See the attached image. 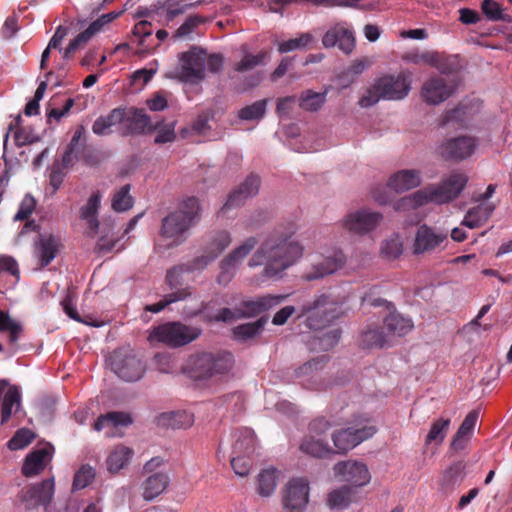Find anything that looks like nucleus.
<instances>
[{
    "label": "nucleus",
    "instance_id": "1",
    "mask_svg": "<svg viewBox=\"0 0 512 512\" xmlns=\"http://www.w3.org/2000/svg\"><path fill=\"white\" fill-rule=\"evenodd\" d=\"M297 230L294 223L287 227L279 225L249 259L248 266L265 265L263 276L268 279L281 278L284 271L294 265L304 253L303 245L293 236Z\"/></svg>",
    "mask_w": 512,
    "mask_h": 512
},
{
    "label": "nucleus",
    "instance_id": "2",
    "mask_svg": "<svg viewBox=\"0 0 512 512\" xmlns=\"http://www.w3.org/2000/svg\"><path fill=\"white\" fill-rule=\"evenodd\" d=\"M199 201L195 197L184 200L178 210L169 213L163 220L157 249H168L180 245L186 233L199 219Z\"/></svg>",
    "mask_w": 512,
    "mask_h": 512
},
{
    "label": "nucleus",
    "instance_id": "3",
    "mask_svg": "<svg viewBox=\"0 0 512 512\" xmlns=\"http://www.w3.org/2000/svg\"><path fill=\"white\" fill-rule=\"evenodd\" d=\"M348 298L349 292L341 294L330 291L321 294L313 301L304 304L299 316L306 317V323L310 329L319 330L343 314L341 308Z\"/></svg>",
    "mask_w": 512,
    "mask_h": 512
},
{
    "label": "nucleus",
    "instance_id": "4",
    "mask_svg": "<svg viewBox=\"0 0 512 512\" xmlns=\"http://www.w3.org/2000/svg\"><path fill=\"white\" fill-rule=\"evenodd\" d=\"M233 364V356L229 352H203L191 355L182 370L193 379H208L228 373Z\"/></svg>",
    "mask_w": 512,
    "mask_h": 512
},
{
    "label": "nucleus",
    "instance_id": "5",
    "mask_svg": "<svg viewBox=\"0 0 512 512\" xmlns=\"http://www.w3.org/2000/svg\"><path fill=\"white\" fill-rule=\"evenodd\" d=\"M201 330L188 326L181 322H167L153 327L148 336L152 344H163L171 348H177L189 344L199 337Z\"/></svg>",
    "mask_w": 512,
    "mask_h": 512
},
{
    "label": "nucleus",
    "instance_id": "6",
    "mask_svg": "<svg viewBox=\"0 0 512 512\" xmlns=\"http://www.w3.org/2000/svg\"><path fill=\"white\" fill-rule=\"evenodd\" d=\"M167 77L185 83H199L205 78V51L193 47L179 55L176 67L167 72Z\"/></svg>",
    "mask_w": 512,
    "mask_h": 512
},
{
    "label": "nucleus",
    "instance_id": "7",
    "mask_svg": "<svg viewBox=\"0 0 512 512\" xmlns=\"http://www.w3.org/2000/svg\"><path fill=\"white\" fill-rule=\"evenodd\" d=\"M468 175L460 170H453L444 176L438 184L424 187L429 203L447 204L460 196L468 183Z\"/></svg>",
    "mask_w": 512,
    "mask_h": 512
},
{
    "label": "nucleus",
    "instance_id": "8",
    "mask_svg": "<svg viewBox=\"0 0 512 512\" xmlns=\"http://www.w3.org/2000/svg\"><path fill=\"white\" fill-rule=\"evenodd\" d=\"M375 432L376 428L368 419L358 418L346 428L334 432L332 440L337 452L346 453L372 437Z\"/></svg>",
    "mask_w": 512,
    "mask_h": 512
},
{
    "label": "nucleus",
    "instance_id": "9",
    "mask_svg": "<svg viewBox=\"0 0 512 512\" xmlns=\"http://www.w3.org/2000/svg\"><path fill=\"white\" fill-rule=\"evenodd\" d=\"M448 243V234L427 224L420 225L414 234L412 253L416 256L431 255L444 250Z\"/></svg>",
    "mask_w": 512,
    "mask_h": 512
},
{
    "label": "nucleus",
    "instance_id": "10",
    "mask_svg": "<svg viewBox=\"0 0 512 512\" xmlns=\"http://www.w3.org/2000/svg\"><path fill=\"white\" fill-rule=\"evenodd\" d=\"M346 257L340 249L326 250L314 255L311 265L305 270L302 278L306 281L320 280L341 269Z\"/></svg>",
    "mask_w": 512,
    "mask_h": 512
},
{
    "label": "nucleus",
    "instance_id": "11",
    "mask_svg": "<svg viewBox=\"0 0 512 512\" xmlns=\"http://www.w3.org/2000/svg\"><path fill=\"white\" fill-rule=\"evenodd\" d=\"M330 423L324 418L311 422L309 434L302 440L300 450L312 457L322 458L332 452L324 434L330 429Z\"/></svg>",
    "mask_w": 512,
    "mask_h": 512
},
{
    "label": "nucleus",
    "instance_id": "12",
    "mask_svg": "<svg viewBox=\"0 0 512 512\" xmlns=\"http://www.w3.org/2000/svg\"><path fill=\"white\" fill-rule=\"evenodd\" d=\"M333 472L338 481L352 489L365 487L372 479L368 466L359 460L339 461L333 466Z\"/></svg>",
    "mask_w": 512,
    "mask_h": 512
},
{
    "label": "nucleus",
    "instance_id": "13",
    "mask_svg": "<svg viewBox=\"0 0 512 512\" xmlns=\"http://www.w3.org/2000/svg\"><path fill=\"white\" fill-rule=\"evenodd\" d=\"M382 221L383 215L380 212L360 208L348 212L341 220V225L353 234L365 235L374 231Z\"/></svg>",
    "mask_w": 512,
    "mask_h": 512
},
{
    "label": "nucleus",
    "instance_id": "14",
    "mask_svg": "<svg viewBox=\"0 0 512 512\" xmlns=\"http://www.w3.org/2000/svg\"><path fill=\"white\" fill-rule=\"evenodd\" d=\"M310 486L305 477L288 481L282 491V505L285 512H304L309 502Z\"/></svg>",
    "mask_w": 512,
    "mask_h": 512
},
{
    "label": "nucleus",
    "instance_id": "15",
    "mask_svg": "<svg viewBox=\"0 0 512 512\" xmlns=\"http://www.w3.org/2000/svg\"><path fill=\"white\" fill-rule=\"evenodd\" d=\"M257 243L258 241L255 237H249L222 259L220 262V273L217 277L218 283L226 285L232 280L238 267L256 247Z\"/></svg>",
    "mask_w": 512,
    "mask_h": 512
},
{
    "label": "nucleus",
    "instance_id": "16",
    "mask_svg": "<svg viewBox=\"0 0 512 512\" xmlns=\"http://www.w3.org/2000/svg\"><path fill=\"white\" fill-rule=\"evenodd\" d=\"M458 86L454 78L432 76L424 81L420 95L422 100L429 105H438L450 98Z\"/></svg>",
    "mask_w": 512,
    "mask_h": 512
},
{
    "label": "nucleus",
    "instance_id": "17",
    "mask_svg": "<svg viewBox=\"0 0 512 512\" xmlns=\"http://www.w3.org/2000/svg\"><path fill=\"white\" fill-rule=\"evenodd\" d=\"M110 366L114 373L125 381H137L144 374V365L132 352L115 351L110 357Z\"/></svg>",
    "mask_w": 512,
    "mask_h": 512
},
{
    "label": "nucleus",
    "instance_id": "18",
    "mask_svg": "<svg viewBox=\"0 0 512 512\" xmlns=\"http://www.w3.org/2000/svg\"><path fill=\"white\" fill-rule=\"evenodd\" d=\"M402 59L407 63L415 65L428 64L444 74L451 73L457 69L456 56H447L436 51H410L405 53Z\"/></svg>",
    "mask_w": 512,
    "mask_h": 512
},
{
    "label": "nucleus",
    "instance_id": "19",
    "mask_svg": "<svg viewBox=\"0 0 512 512\" xmlns=\"http://www.w3.org/2000/svg\"><path fill=\"white\" fill-rule=\"evenodd\" d=\"M412 73L402 71L397 76L387 75L377 80V87L382 88V97L387 100H401L411 90Z\"/></svg>",
    "mask_w": 512,
    "mask_h": 512
},
{
    "label": "nucleus",
    "instance_id": "20",
    "mask_svg": "<svg viewBox=\"0 0 512 512\" xmlns=\"http://www.w3.org/2000/svg\"><path fill=\"white\" fill-rule=\"evenodd\" d=\"M231 235L228 231L215 232L207 242L204 254L191 261L189 270H202L216 259L231 243Z\"/></svg>",
    "mask_w": 512,
    "mask_h": 512
},
{
    "label": "nucleus",
    "instance_id": "21",
    "mask_svg": "<svg viewBox=\"0 0 512 512\" xmlns=\"http://www.w3.org/2000/svg\"><path fill=\"white\" fill-rule=\"evenodd\" d=\"M54 491L55 482L52 477L23 490L20 495V501L26 510L34 509L38 506H47L53 498Z\"/></svg>",
    "mask_w": 512,
    "mask_h": 512
},
{
    "label": "nucleus",
    "instance_id": "22",
    "mask_svg": "<svg viewBox=\"0 0 512 512\" xmlns=\"http://www.w3.org/2000/svg\"><path fill=\"white\" fill-rule=\"evenodd\" d=\"M476 145L473 137L452 138L440 145L439 154L448 160H464L474 153Z\"/></svg>",
    "mask_w": 512,
    "mask_h": 512
},
{
    "label": "nucleus",
    "instance_id": "23",
    "mask_svg": "<svg viewBox=\"0 0 512 512\" xmlns=\"http://www.w3.org/2000/svg\"><path fill=\"white\" fill-rule=\"evenodd\" d=\"M322 44L326 48L337 46L341 51L349 54L355 47L353 31L345 23L336 24L324 34Z\"/></svg>",
    "mask_w": 512,
    "mask_h": 512
},
{
    "label": "nucleus",
    "instance_id": "24",
    "mask_svg": "<svg viewBox=\"0 0 512 512\" xmlns=\"http://www.w3.org/2000/svg\"><path fill=\"white\" fill-rule=\"evenodd\" d=\"M62 248L61 238L52 234L40 235L34 245V257L39 262V269L49 265Z\"/></svg>",
    "mask_w": 512,
    "mask_h": 512
},
{
    "label": "nucleus",
    "instance_id": "25",
    "mask_svg": "<svg viewBox=\"0 0 512 512\" xmlns=\"http://www.w3.org/2000/svg\"><path fill=\"white\" fill-rule=\"evenodd\" d=\"M121 130L124 135L150 133L151 120L142 109L122 108Z\"/></svg>",
    "mask_w": 512,
    "mask_h": 512
},
{
    "label": "nucleus",
    "instance_id": "26",
    "mask_svg": "<svg viewBox=\"0 0 512 512\" xmlns=\"http://www.w3.org/2000/svg\"><path fill=\"white\" fill-rule=\"evenodd\" d=\"M285 298V295H265L253 300H246L236 307V314L240 318L253 317L275 307Z\"/></svg>",
    "mask_w": 512,
    "mask_h": 512
},
{
    "label": "nucleus",
    "instance_id": "27",
    "mask_svg": "<svg viewBox=\"0 0 512 512\" xmlns=\"http://www.w3.org/2000/svg\"><path fill=\"white\" fill-rule=\"evenodd\" d=\"M259 184L260 180L257 176L251 175L247 177L245 181L228 196L220 213L224 215L230 209L242 206L248 198L258 193Z\"/></svg>",
    "mask_w": 512,
    "mask_h": 512
},
{
    "label": "nucleus",
    "instance_id": "28",
    "mask_svg": "<svg viewBox=\"0 0 512 512\" xmlns=\"http://www.w3.org/2000/svg\"><path fill=\"white\" fill-rule=\"evenodd\" d=\"M102 195L99 191L93 192L79 209V218L86 225V233L95 236L99 229L98 211Z\"/></svg>",
    "mask_w": 512,
    "mask_h": 512
},
{
    "label": "nucleus",
    "instance_id": "29",
    "mask_svg": "<svg viewBox=\"0 0 512 512\" xmlns=\"http://www.w3.org/2000/svg\"><path fill=\"white\" fill-rule=\"evenodd\" d=\"M422 183V174L417 169H402L393 173L387 186L395 192H406L418 187Z\"/></svg>",
    "mask_w": 512,
    "mask_h": 512
},
{
    "label": "nucleus",
    "instance_id": "30",
    "mask_svg": "<svg viewBox=\"0 0 512 512\" xmlns=\"http://www.w3.org/2000/svg\"><path fill=\"white\" fill-rule=\"evenodd\" d=\"M51 458L52 453L50 447H43L31 452L25 459L22 473L26 477L38 475L45 469L47 464L51 461Z\"/></svg>",
    "mask_w": 512,
    "mask_h": 512
},
{
    "label": "nucleus",
    "instance_id": "31",
    "mask_svg": "<svg viewBox=\"0 0 512 512\" xmlns=\"http://www.w3.org/2000/svg\"><path fill=\"white\" fill-rule=\"evenodd\" d=\"M326 362V356L317 357L311 361L306 362L295 370L296 379H298L300 384L306 388L318 389V384L315 381L317 372L325 366Z\"/></svg>",
    "mask_w": 512,
    "mask_h": 512
},
{
    "label": "nucleus",
    "instance_id": "32",
    "mask_svg": "<svg viewBox=\"0 0 512 512\" xmlns=\"http://www.w3.org/2000/svg\"><path fill=\"white\" fill-rule=\"evenodd\" d=\"M134 451L123 444L111 448L106 458V467L111 474H116L125 469L131 462Z\"/></svg>",
    "mask_w": 512,
    "mask_h": 512
},
{
    "label": "nucleus",
    "instance_id": "33",
    "mask_svg": "<svg viewBox=\"0 0 512 512\" xmlns=\"http://www.w3.org/2000/svg\"><path fill=\"white\" fill-rule=\"evenodd\" d=\"M495 205L491 202H482L469 209L464 216L462 225L468 228H477L483 225L492 215Z\"/></svg>",
    "mask_w": 512,
    "mask_h": 512
},
{
    "label": "nucleus",
    "instance_id": "34",
    "mask_svg": "<svg viewBox=\"0 0 512 512\" xmlns=\"http://www.w3.org/2000/svg\"><path fill=\"white\" fill-rule=\"evenodd\" d=\"M232 455H252L255 450V436L251 429L242 428L233 433Z\"/></svg>",
    "mask_w": 512,
    "mask_h": 512
},
{
    "label": "nucleus",
    "instance_id": "35",
    "mask_svg": "<svg viewBox=\"0 0 512 512\" xmlns=\"http://www.w3.org/2000/svg\"><path fill=\"white\" fill-rule=\"evenodd\" d=\"M477 419L478 413L475 411L470 412L465 417L451 443V448L454 451H460L466 447L475 428Z\"/></svg>",
    "mask_w": 512,
    "mask_h": 512
},
{
    "label": "nucleus",
    "instance_id": "36",
    "mask_svg": "<svg viewBox=\"0 0 512 512\" xmlns=\"http://www.w3.org/2000/svg\"><path fill=\"white\" fill-rule=\"evenodd\" d=\"M132 423L130 416L123 412H109L105 415H101L94 424L96 431H102L107 429L106 435L112 436L113 433L110 431L112 428L118 426H127Z\"/></svg>",
    "mask_w": 512,
    "mask_h": 512
},
{
    "label": "nucleus",
    "instance_id": "37",
    "mask_svg": "<svg viewBox=\"0 0 512 512\" xmlns=\"http://www.w3.org/2000/svg\"><path fill=\"white\" fill-rule=\"evenodd\" d=\"M123 117V109L115 108L109 114L98 117L92 125V131L99 136L108 135L114 126H121Z\"/></svg>",
    "mask_w": 512,
    "mask_h": 512
},
{
    "label": "nucleus",
    "instance_id": "38",
    "mask_svg": "<svg viewBox=\"0 0 512 512\" xmlns=\"http://www.w3.org/2000/svg\"><path fill=\"white\" fill-rule=\"evenodd\" d=\"M354 490L349 486H341L331 490L326 497V505L331 510H342L352 503Z\"/></svg>",
    "mask_w": 512,
    "mask_h": 512
},
{
    "label": "nucleus",
    "instance_id": "39",
    "mask_svg": "<svg viewBox=\"0 0 512 512\" xmlns=\"http://www.w3.org/2000/svg\"><path fill=\"white\" fill-rule=\"evenodd\" d=\"M158 423L173 429H185L193 425L194 417L187 411L167 412L158 417Z\"/></svg>",
    "mask_w": 512,
    "mask_h": 512
},
{
    "label": "nucleus",
    "instance_id": "40",
    "mask_svg": "<svg viewBox=\"0 0 512 512\" xmlns=\"http://www.w3.org/2000/svg\"><path fill=\"white\" fill-rule=\"evenodd\" d=\"M384 325L389 333L395 336H404L412 331L414 324L411 318L397 312L390 313L384 320Z\"/></svg>",
    "mask_w": 512,
    "mask_h": 512
},
{
    "label": "nucleus",
    "instance_id": "41",
    "mask_svg": "<svg viewBox=\"0 0 512 512\" xmlns=\"http://www.w3.org/2000/svg\"><path fill=\"white\" fill-rule=\"evenodd\" d=\"M466 475V463L456 462L448 467L440 478V486L443 490L451 489L459 484Z\"/></svg>",
    "mask_w": 512,
    "mask_h": 512
},
{
    "label": "nucleus",
    "instance_id": "42",
    "mask_svg": "<svg viewBox=\"0 0 512 512\" xmlns=\"http://www.w3.org/2000/svg\"><path fill=\"white\" fill-rule=\"evenodd\" d=\"M104 27V24L98 18L93 21L89 27L78 36H76L72 41H70L69 45L64 49V58H68L74 53L80 46L87 43L96 33L101 31Z\"/></svg>",
    "mask_w": 512,
    "mask_h": 512
},
{
    "label": "nucleus",
    "instance_id": "43",
    "mask_svg": "<svg viewBox=\"0 0 512 512\" xmlns=\"http://www.w3.org/2000/svg\"><path fill=\"white\" fill-rule=\"evenodd\" d=\"M429 204L425 189L422 188L410 195L400 198L394 204L396 211L404 212L416 209L420 206Z\"/></svg>",
    "mask_w": 512,
    "mask_h": 512
},
{
    "label": "nucleus",
    "instance_id": "44",
    "mask_svg": "<svg viewBox=\"0 0 512 512\" xmlns=\"http://www.w3.org/2000/svg\"><path fill=\"white\" fill-rule=\"evenodd\" d=\"M168 484V477L165 474L157 473L150 476L144 483L143 496L147 500H152L160 495Z\"/></svg>",
    "mask_w": 512,
    "mask_h": 512
},
{
    "label": "nucleus",
    "instance_id": "45",
    "mask_svg": "<svg viewBox=\"0 0 512 512\" xmlns=\"http://www.w3.org/2000/svg\"><path fill=\"white\" fill-rule=\"evenodd\" d=\"M21 395L17 388L13 387L6 391L3 398L1 410V423H6L10 416L17 412L20 407Z\"/></svg>",
    "mask_w": 512,
    "mask_h": 512
},
{
    "label": "nucleus",
    "instance_id": "46",
    "mask_svg": "<svg viewBox=\"0 0 512 512\" xmlns=\"http://www.w3.org/2000/svg\"><path fill=\"white\" fill-rule=\"evenodd\" d=\"M279 472L274 468H267L258 475V492L262 496H270L276 489Z\"/></svg>",
    "mask_w": 512,
    "mask_h": 512
},
{
    "label": "nucleus",
    "instance_id": "47",
    "mask_svg": "<svg viewBox=\"0 0 512 512\" xmlns=\"http://www.w3.org/2000/svg\"><path fill=\"white\" fill-rule=\"evenodd\" d=\"M0 332H7L11 343H16L22 333L21 323L8 312L0 310Z\"/></svg>",
    "mask_w": 512,
    "mask_h": 512
},
{
    "label": "nucleus",
    "instance_id": "48",
    "mask_svg": "<svg viewBox=\"0 0 512 512\" xmlns=\"http://www.w3.org/2000/svg\"><path fill=\"white\" fill-rule=\"evenodd\" d=\"M340 339L339 329H331L325 333L317 334L310 342V347L313 350H329L333 348Z\"/></svg>",
    "mask_w": 512,
    "mask_h": 512
},
{
    "label": "nucleus",
    "instance_id": "49",
    "mask_svg": "<svg viewBox=\"0 0 512 512\" xmlns=\"http://www.w3.org/2000/svg\"><path fill=\"white\" fill-rule=\"evenodd\" d=\"M450 426V419H444L440 418L436 421H434L430 427V430L425 438V444H435L439 445L441 444L447 434V431Z\"/></svg>",
    "mask_w": 512,
    "mask_h": 512
},
{
    "label": "nucleus",
    "instance_id": "50",
    "mask_svg": "<svg viewBox=\"0 0 512 512\" xmlns=\"http://www.w3.org/2000/svg\"><path fill=\"white\" fill-rule=\"evenodd\" d=\"M152 131H156V137L154 139L156 144L170 143L173 142L176 138L175 122H158L155 125L151 123L150 132Z\"/></svg>",
    "mask_w": 512,
    "mask_h": 512
},
{
    "label": "nucleus",
    "instance_id": "51",
    "mask_svg": "<svg viewBox=\"0 0 512 512\" xmlns=\"http://www.w3.org/2000/svg\"><path fill=\"white\" fill-rule=\"evenodd\" d=\"M266 322H267L266 319L261 318L252 323H246V324L239 325V326L235 327L233 330L234 336L238 340H247V339L253 338L262 331Z\"/></svg>",
    "mask_w": 512,
    "mask_h": 512
},
{
    "label": "nucleus",
    "instance_id": "52",
    "mask_svg": "<svg viewBox=\"0 0 512 512\" xmlns=\"http://www.w3.org/2000/svg\"><path fill=\"white\" fill-rule=\"evenodd\" d=\"M190 295H191V292L189 291V288L177 290L175 292H172V293L166 295L158 303L147 305L145 307V310L152 312V313H158V312L162 311L169 304L180 301V300H184Z\"/></svg>",
    "mask_w": 512,
    "mask_h": 512
},
{
    "label": "nucleus",
    "instance_id": "53",
    "mask_svg": "<svg viewBox=\"0 0 512 512\" xmlns=\"http://www.w3.org/2000/svg\"><path fill=\"white\" fill-rule=\"evenodd\" d=\"M67 34H68L67 27L59 26L56 29V31H55L54 35L52 36V38L50 39L47 47L45 48V50L42 53L41 61H40V69L41 70H45L47 67V62L50 57L51 49H58L60 47L62 41L64 40V38L67 36Z\"/></svg>",
    "mask_w": 512,
    "mask_h": 512
},
{
    "label": "nucleus",
    "instance_id": "54",
    "mask_svg": "<svg viewBox=\"0 0 512 512\" xmlns=\"http://www.w3.org/2000/svg\"><path fill=\"white\" fill-rule=\"evenodd\" d=\"M266 100H258L251 105L243 107L239 110L238 116L246 121H258L263 118L266 111Z\"/></svg>",
    "mask_w": 512,
    "mask_h": 512
},
{
    "label": "nucleus",
    "instance_id": "55",
    "mask_svg": "<svg viewBox=\"0 0 512 512\" xmlns=\"http://www.w3.org/2000/svg\"><path fill=\"white\" fill-rule=\"evenodd\" d=\"M267 58L268 53L264 51L255 55L247 53L238 63L235 64L234 68L238 72H246L264 64Z\"/></svg>",
    "mask_w": 512,
    "mask_h": 512
},
{
    "label": "nucleus",
    "instance_id": "56",
    "mask_svg": "<svg viewBox=\"0 0 512 512\" xmlns=\"http://www.w3.org/2000/svg\"><path fill=\"white\" fill-rule=\"evenodd\" d=\"M326 93H317L311 90L304 92L300 97V107L307 111L318 110L325 102Z\"/></svg>",
    "mask_w": 512,
    "mask_h": 512
},
{
    "label": "nucleus",
    "instance_id": "57",
    "mask_svg": "<svg viewBox=\"0 0 512 512\" xmlns=\"http://www.w3.org/2000/svg\"><path fill=\"white\" fill-rule=\"evenodd\" d=\"M129 192L130 185H125L118 192L115 193L112 199V208L115 211L123 212L132 207L133 200Z\"/></svg>",
    "mask_w": 512,
    "mask_h": 512
},
{
    "label": "nucleus",
    "instance_id": "58",
    "mask_svg": "<svg viewBox=\"0 0 512 512\" xmlns=\"http://www.w3.org/2000/svg\"><path fill=\"white\" fill-rule=\"evenodd\" d=\"M360 342L365 348L382 347L385 344V338L378 328H373L362 333Z\"/></svg>",
    "mask_w": 512,
    "mask_h": 512
},
{
    "label": "nucleus",
    "instance_id": "59",
    "mask_svg": "<svg viewBox=\"0 0 512 512\" xmlns=\"http://www.w3.org/2000/svg\"><path fill=\"white\" fill-rule=\"evenodd\" d=\"M95 477L94 469L89 465H83L79 468V470L75 473L73 480V488L83 489L87 487Z\"/></svg>",
    "mask_w": 512,
    "mask_h": 512
},
{
    "label": "nucleus",
    "instance_id": "60",
    "mask_svg": "<svg viewBox=\"0 0 512 512\" xmlns=\"http://www.w3.org/2000/svg\"><path fill=\"white\" fill-rule=\"evenodd\" d=\"M381 251L389 258H397L403 252V241L399 235L387 239L381 247Z\"/></svg>",
    "mask_w": 512,
    "mask_h": 512
},
{
    "label": "nucleus",
    "instance_id": "61",
    "mask_svg": "<svg viewBox=\"0 0 512 512\" xmlns=\"http://www.w3.org/2000/svg\"><path fill=\"white\" fill-rule=\"evenodd\" d=\"M33 433L29 429H20L16 434L9 440L8 447L11 450H19L28 446L33 440Z\"/></svg>",
    "mask_w": 512,
    "mask_h": 512
},
{
    "label": "nucleus",
    "instance_id": "62",
    "mask_svg": "<svg viewBox=\"0 0 512 512\" xmlns=\"http://www.w3.org/2000/svg\"><path fill=\"white\" fill-rule=\"evenodd\" d=\"M250 456L251 455H232L231 466L236 475L241 477L248 475L252 466Z\"/></svg>",
    "mask_w": 512,
    "mask_h": 512
},
{
    "label": "nucleus",
    "instance_id": "63",
    "mask_svg": "<svg viewBox=\"0 0 512 512\" xmlns=\"http://www.w3.org/2000/svg\"><path fill=\"white\" fill-rule=\"evenodd\" d=\"M310 41L311 36L309 34H302L300 37L281 42L279 44L278 50L281 53L291 52L296 49L306 47Z\"/></svg>",
    "mask_w": 512,
    "mask_h": 512
},
{
    "label": "nucleus",
    "instance_id": "64",
    "mask_svg": "<svg viewBox=\"0 0 512 512\" xmlns=\"http://www.w3.org/2000/svg\"><path fill=\"white\" fill-rule=\"evenodd\" d=\"M372 64V61L367 57L354 60L350 66L342 72L340 79H344L346 76H352L354 79L368 69Z\"/></svg>",
    "mask_w": 512,
    "mask_h": 512
}]
</instances>
